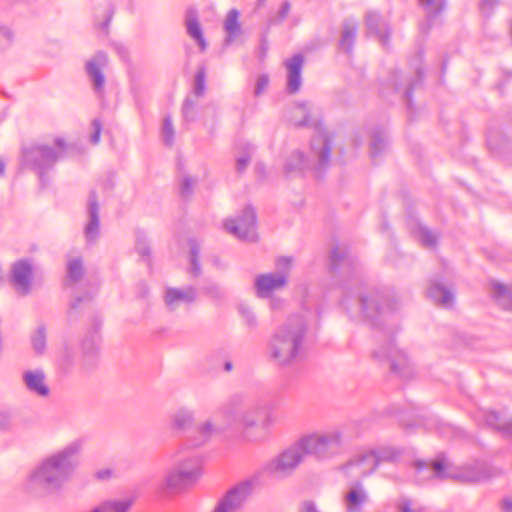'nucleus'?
<instances>
[{
	"mask_svg": "<svg viewBox=\"0 0 512 512\" xmlns=\"http://www.w3.org/2000/svg\"><path fill=\"white\" fill-rule=\"evenodd\" d=\"M259 421V409L254 403L250 404L240 416L235 420L233 427H239L241 430L242 437L245 440L250 441V430L258 426Z\"/></svg>",
	"mask_w": 512,
	"mask_h": 512,
	"instance_id": "nucleus-23",
	"label": "nucleus"
},
{
	"mask_svg": "<svg viewBox=\"0 0 512 512\" xmlns=\"http://www.w3.org/2000/svg\"><path fill=\"white\" fill-rule=\"evenodd\" d=\"M206 69L204 66H200L197 69V72L195 74L194 78V86H193V93L197 97H202L206 90Z\"/></svg>",
	"mask_w": 512,
	"mask_h": 512,
	"instance_id": "nucleus-37",
	"label": "nucleus"
},
{
	"mask_svg": "<svg viewBox=\"0 0 512 512\" xmlns=\"http://www.w3.org/2000/svg\"><path fill=\"white\" fill-rule=\"evenodd\" d=\"M107 55L99 51L86 63V72L89 79L93 83L94 90L100 93L104 89L105 78L102 69L107 65Z\"/></svg>",
	"mask_w": 512,
	"mask_h": 512,
	"instance_id": "nucleus-18",
	"label": "nucleus"
},
{
	"mask_svg": "<svg viewBox=\"0 0 512 512\" xmlns=\"http://www.w3.org/2000/svg\"><path fill=\"white\" fill-rule=\"evenodd\" d=\"M358 25L355 21L346 20L342 23V31L339 39V48L350 54L356 41Z\"/></svg>",
	"mask_w": 512,
	"mask_h": 512,
	"instance_id": "nucleus-30",
	"label": "nucleus"
},
{
	"mask_svg": "<svg viewBox=\"0 0 512 512\" xmlns=\"http://www.w3.org/2000/svg\"><path fill=\"white\" fill-rule=\"evenodd\" d=\"M240 13L236 9H231L226 15L224 21V30L227 34L226 44L233 42L241 34V25L239 23Z\"/></svg>",
	"mask_w": 512,
	"mask_h": 512,
	"instance_id": "nucleus-33",
	"label": "nucleus"
},
{
	"mask_svg": "<svg viewBox=\"0 0 512 512\" xmlns=\"http://www.w3.org/2000/svg\"><path fill=\"white\" fill-rule=\"evenodd\" d=\"M501 509L504 512H512V498H504L501 502Z\"/></svg>",
	"mask_w": 512,
	"mask_h": 512,
	"instance_id": "nucleus-61",
	"label": "nucleus"
},
{
	"mask_svg": "<svg viewBox=\"0 0 512 512\" xmlns=\"http://www.w3.org/2000/svg\"><path fill=\"white\" fill-rule=\"evenodd\" d=\"M365 28L368 36L373 35L387 46L390 38V27L387 21L376 11H367L365 16Z\"/></svg>",
	"mask_w": 512,
	"mask_h": 512,
	"instance_id": "nucleus-16",
	"label": "nucleus"
},
{
	"mask_svg": "<svg viewBox=\"0 0 512 512\" xmlns=\"http://www.w3.org/2000/svg\"><path fill=\"white\" fill-rule=\"evenodd\" d=\"M91 125L93 128V133L91 135L90 141L92 144H97L100 140L102 124L99 119H94Z\"/></svg>",
	"mask_w": 512,
	"mask_h": 512,
	"instance_id": "nucleus-55",
	"label": "nucleus"
},
{
	"mask_svg": "<svg viewBox=\"0 0 512 512\" xmlns=\"http://www.w3.org/2000/svg\"><path fill=\"white\" fill-rule=\"evenodd\" d=\"M304 65V56L296 54L285 60L284 66L287 69L286 90L289 94L297 93L302 86L301 72Z\"/></svg>",
	"mask_w": 512,
	"mask_h": 512,
	"instance_id": "nucleus-19",
	"label": "nucleus"
},
{
	"mask_svg": "<svg viewBox=\"0 0 512 512\" xmlns=\"http://www.w3.org/2000/svg\"><path fill=\"white\" fill-rule=\"evenodd\" d=\"M136 250L142 256H149V254H150V249H149L147 242L140 237L137 238V241H136Z\"/></svg>",
	"mask_w": 512,
	"mask_h": 512,
	"instance_id": "nucleus-58",
	"label": "nucleus"
},
{
	"mask_svg": "<svg viewBox=\"0 0 512 512\" xmlns=\"http://www.w3.org/2000/svg\"><path fill=\"white\" fill-rule=\"evenodd\" d=\"M253 401L245 393H236L232 395L221 407V414L225 419V427H233L235 420L243 411L252 404Z\"/></svg>",
	"mask_w": 512,
	"mask_h": 512,
	"instance_id": "nucleus-14",
	"label": "nucleus"
},
{
	"mask_svg": "<svg viewBox=\"0 0 512 512\" xmlns=\"http://www.w3.org/2000/svg\"><path fill=\"white\" fill-rule=\"evenodd\" d=\"M14 40L13 31L5 25L0 24V50L10 47Z\"/></svg>",
	"mask_w": 512,
	"mask_h": 512,
	"instance_id": "nucleus-43",
	"label": "nucleus"
},
{
	"mask_svg": "<svg viewBox=\"0 0 512 512\" xmlns=\"http://www.w3.org/2000/svg\"><path fill=\"white\" fill-rule=\"evenodd\" d=\"M195 422V413L186 407H180L169 416V427L172 430L185 432L189 430Z\"/></svg>",
	"mask_w": 512,
	"mask_h": 512,
	"instance_id": "nucleus-25",
	"label": "nucleus"
},
{
	"mask_svg": "<svg viewBox=\"0 0 512 512\" xmlns=\"http://www.w3.org/2000/svg\"><path fill=\"white\" fill-rule=\"evenodd\" d=\"M420 5L430 16H437L445 9L446 0H420Z\"/></svg>",
	"mask_w": 512,
	"mask_h": 512,
	"instance_id": "nucleus-39",
	"label": "nucleus"
},
{
	"mask_svg": "<svg viewBox=\"0 0 512 512\" xmlns=\"http://www.w3.org/2000/svg\"><path fill=\"white\" fill-rule=\"evenodd\" d=\"M385 146L386 142L383 135L379 132L375 133L371 141V156L373 158L378 156L384 150Z\"/></svg>",
	"mask_w": 512,
	"mask_h": 512,
	"instance_id": "nucleus-45",
	"label": "nucleus"
},
{
	"mask_svg": "<svg viewBox=\"0 0 512 512\" xmlns=\"http://www.w3.org/2000/svg\"><path fill=\"white\" fill-rule=\"evenodd\" d=\"M197 299V290L192 286L167 288L164 301L169 310H175L181 303L190 304Z\"/></svg>",
	"mask_w": 512,
	"mask_h": 512,
	"instance_id": "nucleus-20",
	"label": "nucleus"
},
{
	"mask_svg": "<svg viewBox=\"0 0 512 512\" xmlns=\"http://www.w3.org/2000/svg\"><path fill=\"white\" fill-rule=\"evenodd\" d=\"M290 10H291V3L289 1H284L281 4L276 16L271 20V23L272 24L282 23L286 19V17L289 15Z\"/></svg>",
	"mask_w": 512,
	"mask_h": 512,
	"instance_id": "nucleus-49",
	"label": "nucleus"
},
{
	"mask_svg": "<svg viewBox=\"0 0 512 512\" xmlns=\"http://www.w3.org/2000/svg\"><path fill=\"white\" fill-rule=\"evenodd\" d=\"M488 426L497 431L502 437L509 439L512 436V423L502 418L500 413L489 411L485 415Z\"/></svg>",
	"mask_w": 512,
	"mask_h": 512,
	"instance_id": "nucleus-31",
	"label": "nucleus"
},
{
	"mask_svg": "<svg viewBox=\"0 0 512 512\" xmlns=\"http://www.w3.org/2000/svg\"><path fill=\"white\" fill-rule=\"evenodd\" d=\"M82 447L83 441L77 439L45 457L30 473L26 484L27 491L37 495H49L61 490L78 465L77 456Z\"/></svg>",
	"mask_w": 512,
	"mask_h": 512,
	"instance_id": "nucleus-2",
	"label": "nucleus"
},
{
	"mask_svg": "<svg viewBox=\"0 0 512 512\" xmlns=\"http://www.w3.org/2000/svg\"><path fill=\"white\" fill-rule=\"evenodd\" d=\"M113 471L109 468L100 469L96 472V477L99 480L109 479L112 475Z\"/></svg>",
	"mask_w": 512,
	"mask_h": 512,
	"instance_id": "nucleus-60",
	"label": "nucleus"
},
{
	"mask_svg": "<svg viewBox=\"0 0 512 512\" xmlns=\"http://www.w3.org/2000/svg\"><path fill=\"white\" fill-rule=\"evenodd\" d=\"M305 456L316 460H327L338 455L344 446V438L340 431L314 433L299 439Z\"/></svg>",
	"mask_w": 512,
	"mask_h": 512,
	"instance_id": "nucleus-7",
	"label": "nucleus"
},
{
	"mask_svg": "<svg viewBox=\"0 0 512 512\" xmlns=\"http://www.w3.org/2000/svg\"><path fill=\"white\" fill-rule=\"evenodd\" d=\"M290 122L296 127H314L316 132L311 139L308 156H305L301 151L293 152L286 161V172L304 173L310 171L316 177L321 176L330 163L332 146L327 133L319 127V118H313L309 104L302 102L295 105L291 112Z\"/></svg>",
	"mask_w": 512,
	"mask_h": 512,
	"instance_id": "nucleus-1",
	"label": "nucleus"
},
{
	"mask_svg": "<svg viewBox=\"0 0 512 512\" xmlns=\"http://www.w3.org/2000/svg\"><path fill=\"white\" fill-rule=\"evenodd\" d=\"M299 511L300 512H320L317 509L315 502H313L311 500L303 501L299 508Z\"/></svg>",
	"mask_w": 512,
	"mask_h": 512,
	"instance_id": "nucleus-59",
	"label": "nucleus"
},
{
	"mask_svg": "<svg viewBox=\"0 0 512 512\" xmlns=\"http://www.w3.org/2000/svg\"><path fill=\"white\" fill-rule=\"evenodd\" d=\"M225 230L243 241H256V214L252 207L247 206L237 218L227 219L224 222Z\"/></svg>",
	"mask_w": 512,
	"mask_h": 512,
	"instance_id": "nucleus-10",
	"label": "nucleus"
},
{
	"mask_svg": "<svg viewBox=\"0 0 512 512\" xmlns=\"http://www.w3.org/2000/svg\"><path fill=\"white\" fill-rule=\"evenodd\" d=\"M377 467V459L369 450L356 455L342 466V470L345 471L348 475L366 477L374 473Z\"/></svg>",
	"mask_w": 512,
	"mask_h": 512,
	"instance_id": "nucleus-13",
	"label": "nucleus"
},
{
	"mask_svg": "<svg viewBox=\"0 0 512 512\" xmlns=\"http://www.w3.org/2000/svg\"><path fill=\"white\" fill-rule=\"evenodd\" d=\"M292 265H293L292 257H287V256L279 257L275 263L276 271L273 273L274 274H283L285 276V281L287 282Z\"/></svg>",
	"mask_w": 512,
	"mask_h": 512,
	"instance_id": "nucleus-41",
	"label": "nucleus"
},
{
	"mask_svg": "<svg viewBox=\"0 0 512 512\" xmlns=\"http://www.w3.org/2000/svg\"><path fill=\"white\" fill-rule=\"evenodd\" d=\"M67 275L64 280L65 287H71L81 281L84 275L83 260L81 257L69 259L66 265Z\"/></svg>",
	"mask_w": 512,
	"mask_h": 512,
	"instance_id": "nucleus-32",
	"label": "nucleus"
},
{
	"mask_svg": "<svg viewBox=\"0 0 512 512\" xmlns=\"http://www.w3.org/2000/svg\"><path fill=\"white\" fill-rule=\"evenodd\" d=\"M223 428L218 427L211 420H206L196 427L190 441L194 447L203 446L211 439L213 434L220 432Z\"/></svg>",
	"mask_w": 512,
	"mask_h": 512,
	"instance_id": "nucleus-28",
	"label": "nucleus"
},
{
	"mask_svg": "<svg viewBox=\"0 0 512 512\" xmlns=\"http://www.w3.org/2000/svg\"><path fill=\"white\" fill-rule=\"evenodd\" d=\"M133 505V500L126 498L120 500H107L98 504L100 512H129Z\"/></svg>",
	"mask_w": 512,
	"mask_h": 512,
	"instance_id": "nucleus-34",
	"label": "nucleus"
},
{
	"mask_svg": "<svg viewBox=\"0 0 512 512\" xmlns=\"http://www.w3.org/2000/svg\"><path fill=\"white\" fill-rule=\"evenodd\" d=\"M497 4L498 0H481L480 10L483 14H490Z\"/></svg>",
	"mask_w": 512,
	"mask_h": 512,
	"instance_id": "nucleus-56",
	"label": "nucleus"
},
{
	"mask_svg": "<svg viewBox=\"0 0 512 512\" xmlns=\"http://www.w3.org/2000/svg\"><path fill=\"white\" fill-rule=\"evenodd\" d=\"M489 293L495 303L503 310L512 309V291L503 283L491 280Z\"/></svg>",
	"mask_w": 512,
	"mask_h": 512,
	"instance_id": "nucleus-27",
	"label": "nucleus"
},
{
	"mask_svg": "<svg viewBox=\"0 0 512 512\" xmlns=\"http://www.w3.org/2000/svg\"><path fill=\"white\" fill-rule=\"evenodd\" d=\"M420 241L426 248H433L437 244V237L427 228H420Z\"/></svg>",
	"mask_w": 512,
	"mask_h": 512,
	"instance_id": "nucleus-47",
	"label": "nucleus"
},
{
	"mask_svg": "<svg viewBox=\"0 0 512 512\" xmlns=\"http://www.w3.org/2000/svg\"><path fill=\"white\" fill-rule=\"evenodd\" d=\"M195 106V102L190 97H187L184 100L182 105V115L186 121H193L195 119Z\"/></svg>",
	"mask_w": 512,
	"mask_h": 512,
	"instance_id": "nucleus-48",
	"label": "nucleus"
},
{
	"mask_svg": "<svg viewBox=\"0 0 512 512\" xmlns=\"http://www.w3.org/2000/svg\"><path fill=\"white\" fill-rule=\"evenodd\" d=\"M269 85V76L267 74H262L258 77L254 89V95L260 96L265 90L267 89Z\"/></svg>",
	"mask_w": 512,
	"mask_h": 512,
	"instance_id": "nucleus-51",
	"label": "nucleus"
},
{
	"mask_svg": "<svg viewBox=\"0 0 512 512\" xmlns=\"http://www.w3.org/2000/svg\"><path fill=\"white\" fill-rule=\"evenodd\" d=\"M416 79L412 83H410L409 87L405 90V98L408 102L411 101L413 89L419 85L422 81V71L420 68H417L416 70Z\"/></svg>",
	"mask_w": 512,
	"mask_h": 512,
	"instance_id": "nucleus-54",
	"label": "nucleus"
},
{
	"mask_svg": "<svg viewBox=\"0 0 512 512\" xmlns=\"http://www.w3.org/2000/svg\"><path fill=\"white\" fill-rule=\"evenodd\" d=\"M415 467L418 471L430 469L435 477L444 479L450 478L463 484H476L501 474L495 469L482 462H474L462 467L453 468L451 463L443 456L431 462L417 461Z\"/></svg>",
	"mask_w": 512,
	"mask_h": 512,
	"instance_id": "nucleus-5",
	"label": "nucleus"
},
{
	"mask_svg": "<svg viewBox=\"0 0 512 512\" xmlns=\"http://www.w3.org/2000/svg\"><path fill=\"white\" fill-rule=\"evenodd\" d=\"M87 213L89 221L85 227V237L88 241H93L99 234V204L95 191L89 194Z\"/></svg>",
	"mask_w": 512,
	"mask_h": 512,
	"instance_id": "nucleus-22",
	"label": "nucleus"
},
{
	"mask_svg": "<svg viewBox=\"0 0 512 512\" xmlns=\"http://www.w3.org/2000/svg\"><path fill=\"white\" fill-rule=\"evenodd\" d=\"M243 151H244V154L242 156H239L236 161V169L240 173L246 169V167L248 166V164L250 162L251 154L253 152L252 145L246 144L244 146Z\"/></svg>",
	"mask_w": 512,
	"mask_h": 512,
	"instance_id": "nucleus-44",
	"label": "nucleus"
},
{
	"mask_svg": "<svg viewBox=\"0 0 512 512\" xmlns=\"http://www.w3.org/2000/svg\"><path fill=\"white\" fill-rule=\"evenodd\" d=\"M91 300L92 296L90 294H87L84 297H76L74 300H72L69 304L68 310L69 320H72L74 318V312L78 309L80 304L90 302Z\"/></svg>",
	"mask_w": 512,
	"mask_h": 512,
	"instance_id": "nucleus-50",
	"label": "nucleus"
},
{
	"mask_svg": "<svg viewBox=\"0 0 512 512\" xmlns=\"http://www.w3.org/2000/svg\"><path fill=\"white\" fill-rule=\"evenodd\" d=\"M21 151L24 165L35 171L41 183H44L45 173L65 157L67 144L64 139L57 137L53 146L36 143L23 146Z\"/></svg>",
	"mask_w": 512,
	"mask_h": 512,
	"instance_id": "nucleus-6",
	"label": "nucleus"
},
{
	"mask_svg": "<svg viewBox=\"0 0 512 512\" xmlns=\"http://www.w3.org/2000/svg\"><path fill=\"white\" fill-rule=\"evenodd\" d=\"M308 323L301 315H293L274 333L267 346L268 359L277 366L297 362L303 352Z\"/></svg>",
	"mask_w": 512,
	"mask_h": 512,
	"instance_id": "nucleus-3",
	"label": "nucleus"
},
{
	"mask_svg": "<svg viewBox=\"0 0 512 512\" xmlns=\"http://www.w3.org/2000/svg\"><path fill=\"white\" fill-rule=\"evenodd\" d=\"M398 512H422V508H413V503L410 499L403 498L399 501L397 505Z\"/></svg>",
	"mask_w": 512,
	"mask_h": 512,
	"instance_id": "nucleus-53",
	"label": "nucleus"
},
{
	"mask_svg": "<svg viewBox=\"0 0 512 512\" xmlns=\"http://www.w3.org/2000/svg\"><path fill=\"white\" fill-rule=\"evenodd\" d=\"M175 131L172 125V120L170 116H166L163 120L162 125V136L163 141L167 146H172L174 142Z\"/></svg>",
	"mask_w": 512,
	"mask_h": 512,
	"instance_id": "nucleus-42",
	"label": "nucleus"
},
{
	"mask_svg": "<svg viewBox=\"0 0 512 512\" xmlns=\"http://www.w3.org/2000/svg\"><path fill=\"white\" fill-rule=\"evenodd\" d=\"M370 451L371 453L374 454L375 458L377 459L378 465L381 462H394L402 454V451L400 449L390 446H384Z\"/></svg>",
	"mask_w": 512,
	"mask_h": 512,
	"instance_id": "nucleus-35",
	"label": "nucleus"
},
{
	"mask_svg": "<svg viewBox=\"0 0 512 512\" xmlns=\"http://www.w3.org/2000/svg\"><path fill=\"white\" fill-rule=\"evenodd\" d=\"M112 15H113V10L111 9L108 11L105 21L101 24V29H103V30L108 29L109 23L112 19Z\"/></svg>",
	"mask_w": 512,
	"mask_h": 512,
	"instance_id": "nucleus-62",
	"label": "nucleus"
},
{
	"mask_svg": "<svg viewBox=\"0 0 512 512\" xmlns=\"http://www.w3.org/2000/svg\"><path fill=\"white\" fill-rule=\"evenodd\" d=\"M373 357L379 361H389L391 371L401 379L409 380L414 376L413 365L406 354L395 347L391 338L387 340L385 345H381L373 351Z\"/></svg>",
	"mask_w": 512,
	"mask_h": 512,
	"instance_id": "nucleus-9",
	"label": "nucleus"
},
{
	"mask_svg": "<svg viewBox=\"0 0 512 512\" xmlns=\"http://www.w3.org/2000/svg\"><path fill=\"white\" fill-rule=\"evenodd\" d=\"M185 25L188 35L197 42L202 52L205 51L207 44L203 37V32L198 20V13L196 9L189 8L187 10L185 16Z\"/></svg>",
	"mask_w": 512,
	"mask_h": 512,
	"instance_id": "nucleus-26",
	"label": "nucleus"
},
{
	"mask_svg": "<svg viewBox=\"0 0 512 512\" xmlns=\"http://www.w3.org/2000/svg\"><path fill=\"white\" fill-rule=\"evenodd\" d=\"M173 465L166 473L161 490L180 491L192 486L202 474L203 458L190 449L188 443L180 445L172 455Z\"/></svg>",
	"mask_w": 512,
	"mask_h": 512,
	"instance_id": "nucleus-4",
	"label": "nucleus"
},
{
	"mask_svg": "<svg viewBox=\"0 0 512 512\" xmlns=\"http://www.w3.org/2000/svg\"><path fill=\"white\" fill-rule=\"evenodd\" d=\"M224 368L226 371H231L232 370V363L231 362H226L225 365H224Z\"/></svg>",
	"mask_w": 512,
	"mask_h": 512,
	"instance_id": "nucleus-64",
	"label": "nucleus"
},
{
	"mask_svg": "<svg viewBox=\"0 0 512 512\" xmlns=\"http://www.w3.org/2000/svg\"><path fill=\"white\" fill-rule=\"evenodd\" d=\"M287 285L283 274L266 273L258 275L255 279L256 295L260 298H268L271 294Z\"/></svg>",
	"mask_w": 512,
	"mask_h": 512,
	"instance_id": "nucleus-17",
	"label": "nucleus"
},
{
	"mask_svg": "<svg viewBox=\"0 0 512 512\" xmlns=\"http://www.w3.org/2000/svg\"><path fill=\"white\" fill-rule=\"evenodd\" d=\"M254 482L246 480L232 489L219 501L213 512H236L253 492Z\"/></svg>",
	"mask_w": 512,
	"mask_h": 512,
	"instance_id": "nucleus-12",
	"label": "nucleus"
},
{
	"mask_svg": "<svg viewBox=\"0 0 512 512\" xmlns=\"http://www.w3.org/2000/svg\"><path fill=\"white\" fill-rule=\"evenodd\" d=\"M32 347L37 354L44 352L46 348V332L45 327L40 326L36 329L31 338Z\"/></svg>",
	"mask_w": 512,
	"mask_h": 512,
	"instance_id": "nucleus-36",
	"label": "nucleus"
},
{
	"mask_svg": "<svg viewBox=\"0 0 512 512\" xmlns=\"http://www.w3.org/2000/svg\"><path fill=\"white\" fill-rule=\"evenodd\" d=\"M74 355L75 352L71 346H69L68 344L63 345L57 356L58 364L61 366L62 369H67L71 366L74 359Z\"/></svg>",
	"mask_w": 512,
	"mask_h": 512,
	"instance_id": "nucleus-38",
	"label": "nucleus"
},
{
	"mask_svg": "<svg viewBox=\"0 0 512 512\" xmlns=\"http://www.w3.org/2000/svg\"><path fill=\"white\" fill-rule=\"evenodd\" d=\"M23 381L27 389L41 397L49 395V387L45 383V374L42 370L26 371L23 374Z\"/></svg>",
	"mask_w": 512,
	"mask_h": 512,
	"instance_id": "nucleus-24",
	"label": "nucleus"
},
{
	"mask_svg": "<svg viewBox=\"0 0 512 512\" xmlns=\"http://www.w3.org/2000/svg\"><path fill=\"white\" fill-rule=\"evenodd\" d=\"M12 284L16 292L21 296H25L30 292L32 284V266L27 260H20L13 264Z\"/></svg>",
	"mask_w": 512,
	"mask_h": 512,
	"instance_id": "nucleus-15",
	"label": "nucleus"
},
{
	"mask_svg": "<svg viewBox=\"0 0 512 512\" xmlns=\"http://www.w3.org/2000/svg\"><path fill=\"white\" fill-rule=\"evenodd\" d=\"M360 308L368 320L374 322L386 310L395 309V304L386 298V295L379 290H371L360 296Z\"/></svg>",
	"mask_w": 512,
	"mask_h": 512,
	"instance_id": "nucleus-11",
	"label": "nucleus"
},
{
	"mask_svg": "<svg viewBox=\"0 0 512 512\" xmlns=\"http://www.w3.org/2000/svg\"><path fill=\"white\" fill-rule=\"evenodd\" d=\"M346 255H347V252H346L345 248L335 246L331 250V256H330L331 269L336 270L339 267V265L341 264V262L346 258Z\"/></svg>",
	"mask_w": 512,
	"mask_h": 512,
	"instance_id": "nucleus-46",
	"label": "nucleus"
},
{
	"mask_svg": "<svg viewBox=\"0 0 512 512\" xmlns=\"http://www.w3.org/2000/svg\"><path fill=\"white\" fill-rule=\"evenodd\" d=\"M239 312H240L243 320L245 321V323L249 327H255L256 326V317H255L253 312L248 307L241 306L239 308Z\"/></svg>",
	"mask_w": 512,
	"mask_h": 512,
	"instance_id": "nucleus-52",
	"label": "nucleus"
},
{
	"mask_svg": "<svg viewBox=\"0 0 512 512\" xmlns=\"http://www.w3.org/2000/svg\"><path fill=\"white\" fill-rule=\"evenodd\" d=\"M427 296L437 305L442 307H450L454 301L453 293L437 281H432L430 283L427 290Z\"/></svg>",
	"mask_w": 512,
	"mask_h": 512,
	"instance_id": "nucleus-29",
	"label": "nucleus"
},
{
	"mask_svg": "<svg viewBox=\"0 0 512 512\" xmlns=\"http://www.w3.org/2000/svg\"><path fill=\"white\" fill-rule=\"evenodd\" d=\"M190 272L194 276H199L201 273V266L199 263V246L195 241L190 242Z\"/></svg>",
	"mask_w": 512,
	"mask_h": 512,
	"instance_id": "nucleus-40",
	"label": "nucleus"
},
{
	"mask_svg": "<svg viewBox=\"0 0 512 512\" xmlns=\"http://www.w3.org/2000/svg\"><path fill=\"white\" fill-rule=\"evenodd\" d=\"M9 419L5 414L0 413V428L7 427Z\"/></svg>",
	"mask_w": 512,
	"mask_h": 512,
	"instance_id": "nucleus-63",
	"label": "nucleus"
},
{
	"mask_svg": "<svg viewBox=\"0 0 512 512\" xmlns=\"http://www.w3.org/2000/svg\"><path fill=\"white\" fill-rule=\"evenodd\" d=\"M369 496L361 482L354 483L344 495L346 512H362Z\"/></svg>",
	"mask_w": 512,
	"mask_h": 512,
	"instance_id": "nucleus-21",
	"label": "nucleus"
},
{
	"mask_svg": "<svg viewBox=\"0 0 512 512\" xmlns=\"http://www.w3.org/2000/svg\"><path fill=\"white\" fill-rule=\"evenodd\" d=\"M194 186V180L190 177L184 178L181 186V194L183 196H188L191 194Z\"/></svg>",
	"mask_w": 512,
	"mask_h": 512,
	"instance_id": "nucleus-57",
	"label": "nucleus"
},
{
	"mask_svg": "<svg viewBox=\"0 0 512 512\" xmlns=\"http://www.w3.org/2000/svg\"><path fill=\"white\" fill-rule=\"evenodd\" d=\"M305 457L304 450L298 440L275 456L266 465V470L273 477L282 479L290 476Z\"/></svg>",
	"mask_w": 512,
	"mask_h": 512,
	"instance_id": "nucleus-8",
	"label": "nucleus"
}]
</instances>
